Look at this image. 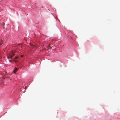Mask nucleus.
Returning a JSON list of instances; mask_svg holds the SVG:
<instances>
[{
    "instance_id": "1",
    "label": "nucleus",
    "mask_w": 120,
    "mask_h": 120,
    "mask_svg": "<svg viewBox=\"0 0 120 120\" xmlns=\"http://www.w3.org/2000/svg\"><path fill=\"white\" fill-rule=\"evenodd\" d=\"M15 53V52H11L10 54H9V55L10 57V58L11 59H12L13 57V56H14Z\"/></svg>"
},
{
    "instance_id": "2",
    "label": "nucleus",
    "mask_w": 120,
    "mask_h": 120,
    "mask_svg": "<svg viewBox=\"0 0 120 120\" xmlns=\"http://www.w3.org/2000/svg\"><path fill=\"white\" fill-rule=\"evenodd\" d=\"M17 69L15 67V68L14 70L13 71L14 73H15L17 71Z\"/></svg>"
},
{
    "instance_id": "3",
    "label": "nucleus",
    "mask_w": 120,
    "mask_h": 120,
    "mask_svg": "<svg viewBox=\"0 0 120 120\" xmlns=\"http://www.w3.org/2000/svg\"><path fill=\"white\" fill-rule=\"evenodd\" d=\"M31 46L32 47H36L34 45H31Z\"/></svg>"
},
{
    "instance_id": "4",
    "label": "nucleus",
    "mask_w": 120,
    "mask_h": 120,
    "mask_svg": "<svg viewBox=\"0 0 120 120\" xmlns=\"http://www.w3.org/2000/svg\"><path fill=\"white\" fill-rule=\"evenodd\" d=\"M7 58H8V59H9L10 58V56H8V55H7Z\"/></svg>"
},
{
    "instance_id": "5",
    "label": "nucleus",
    "mask_w": 120,
    "mask_h": 120,
    "mask_svg": "<svg viewBox=\"0 0 120 120\" xmlns=\"http://www.w3.org/2000/svg\"><path fill=\"white\" fill-rule=\"evenodd\" d=\"M9 61L11 62H12V61L11 60H9Z\"/></svg>"
},
{
    "instance_id": "6",
    "label": "nucleus",
    "mask_w": 120,
    "mask_h": 120,
    "mask_svg": "<svg viewBox=\"0 0 120 120\" xmlns=\"http://www.w3.org/2000/svg\"><path fill=\"white\" fill-rule=\"evenodd\" d=\"M50 44H49V45H48L47 46V47H50Z\"/></svg>"
},
{
    "instance_id": "7",
    "label": "nucleus",
    "mask_w": 120,
    "mask_h": 120,
    "mask_svg": "<svg viewBox=\"0 0 120 120\" xmlns=\"http://www.w3.org/2000/svg\"><path fill=\"white\" fill-rule=\"evenodd\" d=\"M27 86H26L25 87V89H26V88L27 87Z\"/></svg>"
},
{
    "instance_id": "8",
    "label": "nucleus",
    "mask_w": 120,
    "mask_h": 120,
    "mask_svg": "<svg viewBox=\"0 0 120 120\" xmlns=\"http://www.w3.org/2000/svg\"><path fill=\"white\" fill-rule=\"evenodd\" d=\"M17 58H18V57L16 56L15 57V59H16Z\"/></svg>"
},
{
    "instance_id": "9",
    "label": "nucleus",
    "mask_w": 120,
    "mask_h": 120,
    "mask_svg": "<svg viewBox=\"0 0 120 120\" xmlns=\"http://www.w3.org/2000/svg\"><path fill=\"white\" fill-rule=\"evenodd\" d=\"M2 43L1 42H0V44L1 45H2Z\"/></svg>"
},
{
    "instance_id": "10",
    "label": "nucleus",
    "mask_w": 120,
    "mask_h": 120,
    "mask_svg": "<svg viewBox=\"0 0 120 120\" xmlns=\"http://www.w3.org/2000/svg\"><path fill=\"white\" fill-rule=\"evenodd\" d=\"M14 61H15V62H17V61H16V60H14Z\"/></svg>"
},
{
    "instance_id": "11",
    "label": "nucleus",
    "mask_w": 120,
    "mask_h": 120,
    "mask_svg": "<svg viewBox=\"0 0 120 120\" xmlns=\"http://www.w3.org/2000/svg\"><path fill=\"white\" fill-rule=\"evenodd\" d=\"M21 57H22L23 56V55H21Z\"/></svg>"
}]
</instances>
